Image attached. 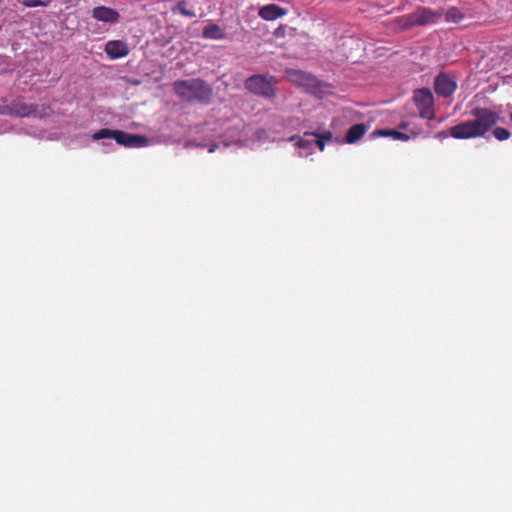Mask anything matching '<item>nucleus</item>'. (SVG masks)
I'll return each mask as SVG.
<instances>
[{"label":"nucleus","instance_id":"obj_1","mask_svg":"<svg viewBox=\"0 0 512 512\" xmlns=\"http://www.w3.org/2000/svg\"><path fill=\"white\" fill-rule=\"evenodd\" d=\"M470 116L472 119L451 127L449 135L459 140L483 137L501 120L498 112L485 107L473 108Z\"/></svg>","mask_w":512,"mask_h":512},{"label":"nucleus","instance_id":"obj_2","mask_svg":"<svg viewBox=\"0 0 512 512\" xmlns=\"http://www.w3.org/2000/svg\"><path fill=\"white\" fill-rule=\"evenodd\" d=\"M173 89L179 98L187 102L198 101L208 105L213 97L212 87L200 78L176 80Z\"/></svg>","mask_w":512,"mask_h":512},{"label":"nucleus","instance_id":"obj_3","mask_svg":"<svg viewBox=\"0 0 512 512\" xmlns=\"http://www.w3.org/2000/svg\"><path fill=\"white\" fill-rule=\"evenodd\" d=\"M105 138H113L117 144L125 147H143L148 143L146 136L130 134L122 130H111L108 128L100 129L92 135L93 140Z\"/></svg>","mask_w":512,"mask_h":512},{"label":"nucleus","instance_id":"obj_4","mask_svg":"<svg viewBox=\"0 0 512 512\" xmlns=\"http://www.w3.org/2000/svg\"><path fill=\"white\" fill-rule=\"evenodd\" d=\"M276 82L275 77L272 75L255 74L247 78L245 81V87L257 96L271 99L276 95Z\"/></svg>","mask_w":512,"mask_h":512},{"label":"nucleus","instance_id":"obj_5","mask_svg":"<svg viewBox=\"0 0 512 512\" xmlns=\"http://www.w3.org/2000/svg\"><path fill=\"white\" fill-rule=\"evenodd\" d=\"M413 100L415 102L417 109L419 110V116L421 118L428 120L434 119V97L432 92L428 88L416 90L414 93Z\"/></svg>","mask_w":512,"mask_h":512},{"label":"nucleus","instance_id":"obj_6","mask_svg":"<svg viewBox=\"0 0 512 512\" xmlns=\"http://www.w3.org/2000/svg\"><path fill=\"white\" fill-rule=\"evenodd\" d=\"M457 89L456 78L444 72H440L434 80V90L439 97L448 98Z\"/></svg>","mask_w":512,"mask_h":512},{"label":"nucleus","instance_id":"obj_7","mask_svg":"<svg viewBox=\"0 0 512 512\" xmlns=\"http://www.w3.org/2000/svg\"><path fill=\"white\" fill-rule=\"evenodd\" d=\"M91 16L94 20L109 25L116 24L120 20L117 10L104 5L95 6L91 11Z\"/></svg>","mask_w":512,"mask_h":512},{"label":"nucleus","instance_id":"obj_8","mask_svg":"<svg viewBox=\"0 0 512 512\" xmlns=\"http://www.w3.org/2000/svg\"><path fill=\"white\" fill-rule=\"evenodd\" d=\"M415 22L417 26H426L429 24H434L438 22V20L443 16V11H433L427 7H418L413 12Z\"/></svg>","mask_w":512,"mask_h":512},{"label":"nucleus","instance_id":"obj_9","mask_svg":"<svg viewBox=\"0 0 512 512\" xmlns=\"http://www.w3.org/2000/svg\"><path fill=\"white\" fill-rule=\"evenodd\" d=\"M38 106L36 104H27L20 100H13L5 107V110L10 115L19 117H26L33 115L37 112Z\"/></svg>","mask_w":512,"mask_h":512},{"label":"nucleus","instance_id":"obj_10","mask_svg":"<svg viewBox=\"0 0 512 512\" xmlns=\"http://www.w3.org/2000/svg\"><path fill=\"white\" fill-rule=\"evenodd\" d=\"M104 51L113 60L126 57L130 52L127 43L122 40L108 41L105 44Z\"/></svg>","mask_w":512,"mask_h":512},{"label":"nucleus","instance_id":"obj_11","mask_svg":"<svg viewBox=\"0 0 512 512\" xmlns=\"http://www.w3.org/2000/svg\"><path fill=\"white\" fill-rule=\"evenodd\" d=\"M287 14V11L277 4H267L260 7L258 15L260 18L266 21H274Z\"/></svg>","mask_w":512,"mask_h":512},{"label":"nucleus","instance_id":"obj_12","mask_svg":"<svg viewBox=\"0 0 512 512\" xmlns=\"http://www.w3.org/2000/svg\"><path fill=\"white\" fill-rule=\"evenodd\" d=\"M202 37L204 39L223 40L227 38V34L221 26L209 22L202 30Z\"/></svg>","mask_w":512,"mask_h":512},{"label":"nucleus","instance_id":"obj_13","mask_svg":"<svg viewBox=\"0 0 512 512\" xmlns=\"http://www.w3.org/2000/svg\"><path fill=\"white\" fill-rule=\"evenodd\" d=\"M367 131V127L363 123L355 124L351 126L345 136L347 143L352 144L361 139Z\"/></svg>","mask_w":512,"mask_h":512},{"label":"nucleus","instance_id":"obj_14","mask_svg":"<svg viewBox=\"0 0 512 512\" xmlns=\"http://www.w3.org/2000/svg\"><path fill=\"white\" fill-rule=\"evenodd\" d=\"M289 76L294 82L303 86H312L316 81V79L311 74L302 71H291Z\"/></svg>","mask_w":512,"mask_h":512},{"label":"nucleus","instance_id":"obj_15","mask_svg":"<svg viewBox=\"0 0 512 512\" xmlns=\"http://www.w3.org/2000/svg\"><path fill=\"white\" fill-rule=\"evenodd\" d=\"M463 18L464 14L457 7L449 8L445 14V19L447 22L458 23Z\"/></svg>","mask_w":512,"mask_h":512},{"label":"nucleus","instance_id":"obj_16","mask_svg":"<svg viewBox=\"0 0 512 512\" xmlns=\"http://www.w3.org/2000/svg\"><path fill=\"white\" fill-rule=\"evenodd\" d=\"M373 134H377L380 136H391L396 140L402 141H407L410 138L407 134L399 132L397 130H377Z\"/></svg>","mask_w":512,"mask_h":512},{"label":"nucleus","instance_id":"obj_17","mask_svg":"<svg viewBox=\"0 0 512 512\" xmlns=\"http://www.w3.org/2000/svg\"><path fill=\"white\" fill-rule=\"evenodd\" d=\"M297 139V146L301 149H310L314 145L315 138L311 137H305V134L303 137L293 136L291 137V141H294Z\"/></svg>","mask_w":512,"mask_h":512},{"label":"nucleus","instance_id":"obj_18","mask_svg":"<svg viewBox=\"0 0 512 512\" xmlns=\"http://www.w3.org/2000/svg\"><path fill=\"white\" fill-rule=\"evenodd\" d=\"M397 22L403 29H410L414 26H417V24L414 23L415 18L413 13L399 17Z\"/></svg>","mask_w":512,"mask_h":512},{"label":"nucleus","instance_id":"obj_19","mask_svg":"<svg viewBox=\"0 0 512 512\" xmlns=\"http://www.w3.org/2000/svg\"><path fill=\"white\" fill-rule=\"evenodd\" d=\"M492 134L493 136L499 140V141H504V140H507L510 138L511 134L510 132L506 129V128H503V127H493L492 128Z\"/></svg>","mask_w":512,"mask_h":512},{"label":"nucleus","instance_id":"obj_20","mask_svg":"<svg viewBox=\"0 0 512 512\" xmlns=\"http://www.w3.org/2000/svg\"><path fill=\"white\" fill-rule=\"evenodd\" d=\"M50 4V0H24L23 5L25 7H47Z\"/></svg>","mask_w":512,"mask_h":512},{"label":"nucleus","instance_id":"obj_21","mask_svg":"<svg viewBox=\"0 0 512 512\" xmlns=\"http://www.w3.org/2000/svg\"><path fill=\"white\" fill-rule=\"evenodd\" d=\"M305 137H311V138H315L314 140V145H317L318 148L323 151L324 148H325V142L323 139H321L320 137H318V133L316 132H306L305 133Z\"/></svg>","mask_w":512,"mask_h":512},{"label":"nucleus","instance_id":"obj_22","mask_svg":"<svg viewBox=\"0 0 512 512\" xmlns=\"http://www.w3.org/2000/svg\"><path fill=\"white\" fill-rule=\"evenodd\" d=\"M186 6H187V4H186V2H185V1H180V2L178 3V5H177V9L179 10V12H180L182 15H184V16H186V17H194V16H195L194 11H192V10H188V9L186 8Z\"/></svg>","mask_w":512,"mask_h":512},{"label":"nucleus","instance_id":"obj_23","mask_svg":"<svg viewBox=\"0 0 512 512\" xmlns=\"http://www.w3.org/2000/svg\"><path fill=\"white\" fill-rule=\"evenodd\" d=\"M318 137L323 139L324 142L326 143V141H331L332 140L333 135H332V132L326 131V132L321 133V134L318 133Z\"/></svg>","mask_w":512,"mask_h":512},{"label":"nucleus","instance_id":"obj_24","mask_svg":"<svg viewBox=\"0 0 512 512\" xmlns=\"http://www.w3.org/2000/svg\"><path fill=\"white\" fill-rule=\"evenodd\" d=\"M399 127L402 129H406L408 127V124L403 122L399 125Z\"/></svg>","mask_w":512,"mask_h":512},{"label":"nucleus","instance_id":"obj_25","mask_svg":"<svg viewBox=\"0 0 512 512\" xmlns=\"http://www.w3.org/2000/svg\"><path fill=\"white\" fill-rule=\"evenodd\" d=\"M215 147H216L215 145H214V146H212V147L209 149V152H214V151H215Z\"/></svg>","mask_w":512,"mask_h":512}]
</instances>
